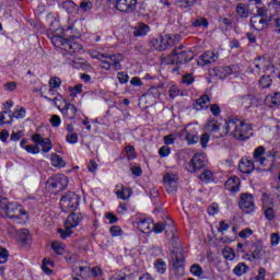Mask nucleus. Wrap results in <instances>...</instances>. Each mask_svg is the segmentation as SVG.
<instances>
[{"instance_id": "obj_1", "label": "nucleus", "mask_w": 280, "mask_h": 280, "mask_svg": "<svg viewBox=\"0 0 280 280\" xmlns=\"http://www.w3.org/2000/svg\"><path fill=\"white\" fill-rule=\"evenodd\" d=\"M252 130L253 127H250L249 124H246L240 119H230L225 120L224 128L222 129V132L218 136V138L222 139V137H226V135H230V137H234V139L244 141L245 139H248L247 135Z\"/></svg>"}, {"instance_id": "obj_2", "label": "nucleus", "mask_w": 280, "mask_h": 280, "mask_svg": "<svg viewBox=\"0 0 280 280\" xmlns=\"http://www.w3.org/2000/svg\"><path fill=\"white\" fill-rule=\"evenodd\" d=\"M50 40L57 49H60L62 56H73V54L82 51V45L67 38L62 31H57L52 34Z\"/></svg>"}, {"instance_id": "obj_3", "label": "nucleus", "mask_w": 280, "mask_h": 280, "mask_svg": "<svg viewBox=\"0 0 280 280\" xmlns=\"http://www.w3.org/2000/svg\"><path fill=\"white\" fill-rule=\"evenodd\" d=\"M254 160L256 163H259L262 170L265 172H270L272 167L275 166V160L277 159V152L275 151H268L266 153V148L265 147H257L254 150ZM266 154V156H264Z\"/></svg>"}, {"instance_id": "obj_4", "label": "nucleus", "mask_w": 280, "mask_h": 280, "mask_svg": "<svg viewBox=\"0 0 280 280\" xmlns=\"http://www.w3.org/2000/svg\"><path fill=\"white\" fill-rule=\"evenodd\" d=\"M0 209L7 218L13 220V222H19L21 215H26L27 212L19 206L16 202H9L7 198L0 197Z\"/></svg>"}, {"instance_id": "obj_5", "label": "nucleus", "mask_w": 280, "mask_h": 280, "mask_svg": "<svg viewBox=\"0 0 280 280\" xmlns=\"http://www.w3.org/2000/svg\"><path fill=\"white\" fill-rule=\"evenodd\" d=\"M175 48L172 52L163 59L164 65H187L194 60V51Z\"/></svg>"}, {"instance_id": "obj_6", "label": "nucleus", "mask_w": 280, "mask_h": 280, "mask_svg": "<svg viewBox=\"0 0 280 280\" xmlns=\"http://www.w3.org/2000/svg\"><path fill=\"white\" fill-rule=\"evenodd\" d=\"M98 60L101 62V69H105V71H110L112 67L115 71H121L124 55H100Z\"/></svg>"}, {"instance_id": "obj_7", "label": "nucleus", "mask_w": 280, "mask_h": 280, "mask_svg": "<svg viewBox=\"0 0 280 280\" xmlns=\"http://www.w3.org/2000/svg\"><path fill=\"white\" fill-rule=\"evenodd\" d=\"M46 187L50 194L56 196V194H60V191H65L69 187V178L62 174L55 175L46 182Z\"/></svg>"}, {"instance_id": "obj_8", "label": "nucleus", "mask_w": 280, "mask_h": 280, "mask_svg": "<svg viewBox=\"0 0 280 280\" xmlns=\"http://www.w3.org/2000/svg\"><path fill=\"white\" fill-rule=\"evenodd\" d=\"M81 222H82V214L75 213V212H72L71 214H69L65 222L66 230H62V229L58 230V233H60L61 240H67V237H69V235L73 233L71 229H75V226H78V224H80Z\"/></svg>"}, {"instance_id": "obj_9", "label": "nucleus", "mask_w": 280, "mask_h": 280, "mask_svg": "<svg viewBox=\"0 0 280 280\" xmlns=\"http://www.w3.org/2000/svg\"><path fill=\"white\" fill-rule=\"evenodd\" d=\"M78 205H80V197L72 191H68L60 199V208L65 213L75 211V209H78Z\"/></svg>"}, {"instance_id": "obj_10", "label": "nucleus", "mask_w": 280, "mask_h": 280, "mask_svg": "<svg viewBox=\"0 0 280 280\" xmlns=\"http://www.w3.org/2000/svg\"><path fill=\"white\" fill-rule=\"evenodd\" d=\"M151 45L156 51H167L170 47H174V38L170 35L159 36L151 40Z\"/></svg>"}, {"instance_id": "obj_11", "label": "nucleus", "mask_w": 280, "mask_h": 280, "mask_svg": "<svg viewBox=\"0 0 280 280\" xmlns=\"http://www.w3.org/2000/svg\"><path fill=\"white\" fill-rule=\"evenodd\" d=\"M238 207L244 211V213H253V211H255V201L253 196L248 192L242 194Z\"/></svg>"}, {"instance_id": "obj_12", "label": "nucleus", "mask_w": 280, "mask_h": 280, "mask_svg": "<svg viewBox=\"0 0 280 280\" xmlns=\"http://www.w3.org/2000/svg\"><path fill=\"white\" fill-rule=\"evenodd\" d=\"M205 167V155L201 153H196L190 162L186 165V170L194 174V172H198Z\"/></svg>"}, {"instance_id": "obj_13", "label": "nucleus", "mask_w": 280, "mask_h": 280, "mask_svg": "<svg viewBox=\"0 0 280 280\" xmlns=\"http://www.w3.org/2000/svg\"><path fill=\"white\" fill-rule=\"evenodd\" d=\"M177 180L178 178L176 177V174L166 173L164 175L163 182L167 194H176V189H178Z\"/></svg>"}, {"instance_id": "obj_14", "label": "nucleus", "mask_w": 280, "mask_h": 280, "mask_svg": "<svg viewBox=\"0 0 280 280\" xmlns=\"http://www.w3.org/2000/svg\"><path fill=\"white\" fill-rule=\"evenodd\" d=\"M32 141L36 143V145H42V152H44V154H47V152H50L51 148H54L51 140L49 138L40 137L39 133L33 135Z\"/></svg>"}, {"instance_id": "obj_15", "label": "nucleus", "mask_w": 280, "mask_h": 280, "mask_svg": "<svg viewBox=\"0 0 280 280\" xmlns=\"http://www.w3.org/2000/svg\"><path fill=\"white\" fill-rule=\"evenodd\" d=\"M116 9L119 12H135L137 10V0H116Z\"/></svg>"}, {"instance_id": "obj_16", "label": "nucleus", "mask_w": 280, "mask_h": 280, "mask_svg": "<svg viewBox=\"0 0 280 280\" xmlns=\"http://www.w3.org/2000/svg\"><path fill=\"white\" fill-rule=\"evenodd\" d=\"M269 20L261 15H254L250 19V25L256 32H261L268 27Z\"/></svg>"}, {"instance_id": "obj_17", "label": "nucleus", "mask_w": 280, "mask_h": 280, "mask_svg": "<svg viewBox=\"0 0 280 280\" xmlns=\"http://www.w3.org/2000/svg\"><path fill=\"white\" fill-rule=\"evenodd\" d=\"M218 58H220L218 52L207 50L200 56L199 65H201V67H205V65H213V62H218Z\"/></svg>"}, {"instance_id": "obj_18", "label": "nucleus", "mask_w": 280, "mask_h": 280, "mask_svg": "<svg viewBox=\"0 0 280 280\" xmlns=\"http://www.w3.org/2000/svg\"><path fill=\"white\" fill-rule=\"evenodd\" d=\"M171 258L174 268H183V266L185 265V256L183 254V248H177L173 250Z\"/></svg>"}, {"instance_id": "obj_19", "label": "nucleus", "mask_w": 280, "mask_h": 280, "mask_svg": "<svg viewBox=\"0 0 280 280\" xmlns=\"http://www.w3.org/2000/svg\"><path fill=\"white\" fill-rule=\"evenodd\" d=\"M255 102H257V98H255V95L253 94L242 95L237 100V104L243 106V108H246V110H248V108H253Z\"/></svg>"}, {"instance_id": "obj_20", "label": "nucleus", "mask_w": 280, "mask_h": 280, "mask_svg": "<svg viewBox=\"0 0 280 280\" xmlns=\"http://www.w3.org/2000/svg\"><path fill=\"white\" fill-rule=\"evenodd\" d=\"M241 183L242 182L240 180V177L237 176L230 177L225 182V189H228L229 191H232V194H237V191H240Z\"/></svg>"}, {"instance_id": "obj_21", "label": "nucleus", "mask_w": 280, "mask_h": 280, "mask_svg": "<svg viewBox=\"0 0 280 280\" xmlns=\"http://www.w3.org/2000/svg\"><path fill=\"white\" fill-rule=\"evenodd\" d=\"M60 110L66 119H75V115H78V107L71 103H66L65 107Z\"/></svg>"}, {"instance_id": "obj_22", "label": "nucleus", "mask_w": 280, "mask_h": 280, "mask_svg": "<svg viewBox=\"0 0 280 280\" xmlns=\"http://www.w3.org/2000/svg\"><path fill=\"white\" fill-rule=\"evenodd\" d=\"M238 170L243 174H252V172L255 170V163L248 159H244L240 162Z\"/></svg>"}, {"instance_id": "obj_23", "label": "nucleus", "mask_w": 280, "mask_h": 280, "mask_svg": "<svg viewBox=\"0 0 280 280\" xmlns=\"http://www.w3.org/2000/svg\"><path fill=\"white\" fill-rule=\"evenodd\" d=\"M153 221L150 219H141L138 222V229L141 233H152Z\"/></svg>"}, {"instance_id": "obj_24", "label": "nucleus", "mask_w": 280, "mask_h": 280, "mask_svg": "<svg viewBox=\"0 0 280 280\" xmlns=\"http://www.w3.org/2000/svg\"><path fill=\"white\" fill-rule=\"evenodd\" d=\"M16 235L21 244H32V234H30V230L27 229L20 230L18 231Z\"/></svg>"}, {"instance_id": "obj_25", "label": "nucleus", "mask_w": 280, "mask_h": 280, "mask_svg": "<svg viewBox=\"0 0 280 280\" xmlns=\"http://www.w3.org/2000/svg\"><path fill=\"white\" fill-rule=\"evenodd\" d=\"M150 32V26L143 22H139L133 28V36H147Z\"/></svg>"}, {"instance_id": "obj_26", "label": "nucleus", "mask_w": 280, "mask_h": 280, "mask_svg": "<svg viewBox=\"0 0 280 280\" xmlns=\"http://www.w3.org/2000/svg\"><path fill=\"white\" fill-rule=\"evenodd\" d=\"M209 102H211V100L209 98V95H202L201 97L196 100V103L194 104V108L197 110L209 108V105H208Z\"/></svg>"}, {"instance_id": "obj_27", "label": "nucleus", "mask_w": 280, "mask_h": 280, "mask_svg": "<svg viewBox=\"0 0 280 280\" xmlns=\"http://www.w3.org/2000/svg\"><path fill=\"white\" fill-rule=\"evenodd\" d=\"M236 14L240 19H248L250 11H248V7L245 3L240 2L236 4Z\"/></svg>"}, {"instance_id": "obj_28", "label": "nucleus", "mask_w": 280, "mask_h": 280, "mask_svg": "<svg viewBox=\"0 0 280 280\" xmlns=\"http://www.w3.org/2000/svg\"><path fill=\"white\" fill-rule=\"evenodd\" d=\"M220 27H223L224 30H231L233 27V16L229 15H221L218 19Z\"/></svg>"}, {"instance_id": "obj_29", "label": "nucleus", "mask_w": 280, "mask_h": 280, "mask_svg": "<svg viewBox=\"0 0 280 280\" xmlns=\"http://www.w3.org/2000/svg\"><path fill=\"white\" fill-rule=\"evenodd\" d=\"M265 67H266V58L258 57L254 60L253 71H254V73H257V75H259V73H261V71H264Z\"/></svg>"}, {"instance_id": "obj_30", "label": "nucleus", "mask_w": 280, "mask_h": 280, "mask_svg": "<svg viewBox=\"0 0 280 280\" xmlns=\"http://www.w3.org/2000/svg\"><path fill=\"white\" fill-rule=\"evenodd\" d=\"M205 130L208 132H218V130H220V122L214 118H210L205 125Z\"/></svg>"}, {"instance_id": "obj_31", "label": "nucleus", "mask_w": 280, "mask_h": 280, "mask_svg": "<svg viewBox=\"0 0 280 280\" xmlns=\"http://www.w3.org/2000/svg\"><path fill=\"white\" fill-rule=\"evenodd\" d=\"M50 161H51L52 167H65V165H67V163L65 162L62 156H60L56 153H52L50 155Z\"/></svg>"}, {"instance_id": "obj_32", "label": "nucleus", "mask_w": 280, "mask_h": 280, "mask_svg": "<svg viewBox=\"0 0 280 280\" xmlns=\"http://www.w3.org/2000/svg\"><path fill=\"white\" fill-rule=\"evenodd\" d=\"M266 102L267 104H270V106H280V93L275 92L273 94H269Z\"/></svg>"}, {"instance_id": "obj_33", "label": "nucleus", "mask_w": 280, "mask_h": 280, "mask_svg": "<svg viewBox=\"0 0 280 280\" xmlns=\"http://www.w3.org/2000/svg\"><path fill=\"white\" fill-rule=\"evenodd\" d=\"M116 196L120 198V200H126L132 196V190L130 188L121 187L120 190L116 191Z\"/></svg>"}, {"instance_id": "obj_34", "label": "nucleus", "mask_w": 280, "mask_h": 280, "mask_svg": "<svg viewBox=\"0 0 280 280\" xmlns=\"http://www.w3.org/2000/svg\"><path fill=\"white\" fill-rule=\"evenodd\" d=\"M3 124H12V112L3 110L0 114V126Z\"/></svg>"}, {"instance_id": "obj_35", "label": "nucleus", "mask_w": 280, "mask_h": 280, "mask_svg": "<svg viewBox=\"0 0 280 280\" xmlns=\"http://www.w3.org/2000/svg\"><path fill=\"white\" fill-rule=\"evenodd\" d=\"M234 275H236V277H242V275H246V272H248V266H246V264L244 262H240L233 270Z\"/></svg>"}, {"instance_id": "obj_36", "label": "nucleus", "mask_w": 280, "mask_h": 280, "mask_svg": "<svg viewBox=\"0 0 280 280\" xmlns=\"http://www.w3.org/2000/svg\"><path fill=\"white\" fill-rule=\"evenodd\" d=\"M51 248L56 255H65V244L61 242L55 241L51 243Z\"/></svg>"}, {"instance_id": "obj_37", "label": "nucleus", "mask_w": 280, "mask_h": 280, "mask_svg": "<svg viewBox=\"0 0 280 280\" xmlns=\"http://www.w3.org/2000/svg\"><path fill=\"white\" fill-rule=\"evenodd\" d=\"M184 132L186 135V141L188 142V145H194L200 141V138L196 133H190L187 130L184 129Z\"/></svg>"}, {"instance_id": "obj_38", "label": "nucleus", "mask_w": 280, "mask_h": 280, "mask_svg": "<svg viewBox=\"0 0 280 280\" xmlns=\"http://www.w3.org/2000/svg\"><path fill=\"white\" fill-rule=\"evenodd\" d=\"M84 85H82V83H79L74 86H69L68 91L70 93V97H78V95H80V93H82V88Z\"/></svg>"}, {"instance_id": "obj_39", "label": "nucleus", "mask_w": 280, "mask_h": 280, "mask_svg": "<svg viewBox=\"0 0 280 280\" xmlns=\"http://www.w3.org/2000/svg\"><path fill=\"white\" fill-rule=\"evenodd\" d=\"M222 255L228 261H233V259H235V250L231 247H225L222 250Z\"/></svg>"}, {"instance_id": "obj_40", "label": "nucleus", "mask_w": 280, "mask_h": 280, "mask_svg": "<svg viewBox=\"0 0 280 280\" xmlns=\"http://www.w3.org/2000/svg\"><path fill=\"white\" fill-rule=\"evenodd\" d=\"M262 247L260 244L252 245V257L253 259H259L261 257Z\"/></svg>"}, {"instance_id": "obj_41", "label": "nucleus", "mask_w": 280, "mask_h": 280, "mask_svg": "<svg viewBox=\"0 0 280 280\" xmlns=\"http://www.w3.org/2000/svg\"><path fill=\"white\" fill-rule=\"evenodd\" d=\"M192 27H209V21L206 18H199L192 22Z\"/></svg>"}, {"instance_id": "obj_42", "label": "nucleus", "mask_w": 280, "mask_h": 280, "mask_svg": "<svg viewBox=\"0 0 280 280\" xmlns=\"http://www.w3.org/2000/svg\"><path fill=\"white\" fill-rule=\"evenodd\" d=\"M155 269L160 275H164L165 270H167V265L162 259H158L154 264Z\"/></svg>"}, {"instance_id": "obj_43", "label": "nucleus", "mask_w": 280, "mask_h": 280, "mask_svg": "<svg viewBox=\"0 0 280 280\" xmlns=\"http://www.w3.org/2000/svg\"><path fill=\"white\" fill-rule=\"evenodd\" d=\"M190 272L194 275V277H202V275H205V270H202V267H200L198 264L190 267Z\"/></svg>"}, {"instance_id": "obj_44", "label": "nucleus", "mask_w": 280, "mask_h": 280, "mask_svg": "<svg viewBox=\"0 0 280 280\" xmlns=\"http://www.w3.org/2000/svg\"><path fill=\"white\" fill-rule=\"evenodd\" d=\"M233 69H235V66L221 67L219 69L221 78H228V75H231L233 73Z\"/></svg>"}, {"instance_id": "obj_45", "label": "nucleus", "mask_w": 280, "mask_h": 280, "mask_svg": "<svg viewBox=\"0 0 280 280\" xmlns=\"http://www.w3.org/2000/svg\"><path fill=\"white\" fill-rule=\"evenodd\" d=\"M61 8L63 10H66V12L68 14H71V12H73V10H75V2L73 1H65L61 3Z\"/></svg>"}, {"instance_id": "obj_46", "label": "nucleus", "mask_w": 280, "mask_h": 280, "mask_svg": "<svg viewBox=\"0 0 280 280\" xmlns=\"http://www.w3.org/2000/svg\"><path fill=\"white\" fill-rule=\"evenodd\" d=\"M272 84V79H270V75H262L259 80V85L261 89H268Z\"/></svg>"}, {"instance_id": "obj_47", "label": "nucleus", "mask_w": 280, "mask_h": 280, "mask_svg": "<svg viewBox=\"0 0 280 280\" xmlns=\"http://www.w3.org/2000/svg\"><path fill=\"white\" fill-rule=\"evenodd\" d=\"M12 119H25V108L24 107H20L16 110H14L12 114Z\"/></svg>"}, {"instance_id": "obj_48", "label": "nucleus", "mask_w": 280, "mask_h": 280, "mask_svg": "<svg viewBox=\"0 0 280 280\" xmlns=\"http://www.w3.org/2000/svg\"><path fill=\"white\" fill-rule=\"evenodd\" d=\"M125 151H126L128 161H132V159H137V153L135 152L133 145H127L125 148Z\"/></svg>"}, {"instance_id": "obj_49", "label": "nucleus", "mask_w": 280, "mask_h": 280, "mask_svg": "<svg viewBox=\"0 0 280 280\" xmlns=\"http://www.w3.org/2000/svg\"><path fill=\"white\" fill-rule=\"evenodd\" d=\"M179 8H191L195 5L196 0H176Z\"/></svg>"}, {"instance_id": "obj_50", "label": "nucleus", "mask_w": 280, "mask_h": 280, "mask_svg": "<svg viewBox=\"0 0 280 280\" xmlns=\"http://www.w3.org/2000/svg\"><path fill=\"white\" fill-rule=\"evenodd\" d=\"M60 84H62V80H60V78H58V77H52L49 80V86L51 89H58V88H60Z\"/></svg>"}, {"instance_id": "obj_51", "label": "nucleus", "mask_w": 280, "mask_h": 280, "mask_svg": "<svg viewBox=\"0 0 280 280\" xmlns=\"http://www.w3.org/2000/svg\"><path fill=\"white\" fill-rule=\"evenodd\" d=\"M117 79L120 84H126L128 83V80H130V77L126 72H118Z\"/></svg>"}, {"instance_id": "obj_52", "label": "nucleus", "mask_w": 280, "mask_h": 280, "mask_svg": "<svg viewBox=\"0 0 280 280\" xmlns=\"http://www.w3.org/2000/svg\"><path fill=\"white\" fill-rule=\"evenodd\" d=\"M210 139L211 136L209 133H202L199 139L201 148H207V144L209 143Z\"/></svg>"}, {"instance_id": "obj_53", "label": "nucleus", "mask_w": 280, "mask_h": 280, "mask_svg": "<svg viewBox=\"0 0 280 280\" xmlns=\"http://www.w3.org/2000/svg\"><path fill=\"white\" fill-rule=\"evenodd\" d=\"M159 154L161 159H165V156H170V154H172V149H170L167 145H164L159 150Z\"/></svg>"}, {"instance_id": "obj_54", "label": "nucleus", "mask_w": 280, "mask_h": 280, "mask_svg": "<svg viewBox=\"0 0 280 280\" xmlns=\"http://www.w3.org/2000/svg\"><path fill=\"white\" fill-rule=\"evenodd\" d=\"M110 234L113 235V237H119V235H121L124 233V231L121 230V228L119 225H113L110 229Z\"/></svg>"}, {"instance_id": "obj_55", "label": "nucleus", "mask_w": 280, "mask_h": 280, "mask_svg": "<svg viewBox=\"0 0 280 280\" xmlns=\"http://www.w3.org/2000/svg\"><path fill=\"white\" fill-rule=\"evenodd\" d=\"M8 257H10L8 249L0 247V264H5V261H8Z\"/></svg>"}, {"instance_id": "obj_56", "label": "nucleus", "mask_w": 280, "mask_h": 280, "mask_svg": "<svg viewBox=\"0 0 280 280\" xmlns=\"http://www.w3.org/2000/svg\"><path fill=\"white\" fill-rule=\"evenodd\" d=\"M50 124L54 128H58V126L62 124V119H60V116L58 115H52L50 118Z\"/></svg>"}, {"instance_id": "obj_57", "label": "nucleus", "mask_w": 280, "mask_h": 280, "mask_svg": "<svg viewBox=\"0 0 280 280\" xmlns=\"http://www.w3.org/2000/svg\"><path fill=\"white\" fill-rule=\"evenodd\" d=\"M80 8L83 12H89V10H93V2L82 1Z\"/></svg>"}, {"instance_id": "obj_58", "label": "nucleus", "mask_w": 280, "mask_h": 280, "mask_svg": "<svg viewBox=\"0 0 280 280\" xmlns=\"http://www.w3.org/2000/svg\"><path fill=\"white\" fill-rule=\"evenodd\" d=\"M152 231H154V233H163V231H165V224L163 222L153 223Z\"/></svg>"}, {"instance_id": "obj_59", "label": "nucleus", "mask_w": 280, "mask_h": 280, "mask_svg": "<svg viewBox=\"0 0 280 280\" xmlns=\"http://www.w3.org/2000/svg\"><path fill=\"white\" fill-rule=\"evenodd\" d=\"M24 150H26V152H28V154H38V152H40V149H38V144L26 145V147H24Z\"/></svg>"}, {"instance_id": "obj_60", "label": "nucleus", "mask_w": 280, "mask_h": 280, "mask_svg": "<svg viewBox=\"0 0 280 280\" xmlns=\"http://www.w3.org/2000/svg\"><path fill=\"white\" fill-rule=\"evenodd\" d=\"M210 113L213 115V117H218V115H220V113H222V109H220V105L212 104V105H210Z\"/></svg>"}, {"instance_id": "obj_61", "label": "nucleus", "mask_w": 280, "mask_h": 280, "mask_svg": "<svg viewBox=\"0 0 280 280\" xmlns=\"http://www.w3.org/2000/svg\"><path fill=\"white\" fill-rule=\"evenodd\" d=\"M265 218L269 221L275 220V209L270 207L265 209Z\"/></svg>"}, {"instance_id": "obj_62", "label": "nucleus", "mask_w": 280, "mask_h": 280, "mask_svg": "<svg viewBox=\"0 0 280 280\" xmlns=\"http://www.w3.org/2000/svg\"><path fill=\"white\" fill-rule=\"evenodd\" d=\"M213 177V173L211 171H203L202 174L199 175L200 180L209 182L210 178Z\"/></svg>"}, {"instance_id": "obj_63", "label": "nucleus", "mask_w": 280, "mask_h": 280, "mask_svg": "<svg viewBox=\"0 0 280 280\" xmlns=\"http://www.w3.org/2000/svg\"><path fill=\"white\" fill-rule=\"evenodd\" d=\"M68 143H78V133H68L66 137Z\"/></svg>"}, {"instance_id": "obj_64", "label": "nucleus", "mask_w": 280, "mask_h": 280, "mask_svg": "<svg viewBox=\"0 0 280 280\" xmlns=\"http://www.w3.org/2000/svg\"><path fill=\"white\" fill-rule=\"evenodd\" d=\"M219 207L217 203H212L211 206L208 207V213L209 215H215V213H218Z\"/></svg>"}]
</instances>
